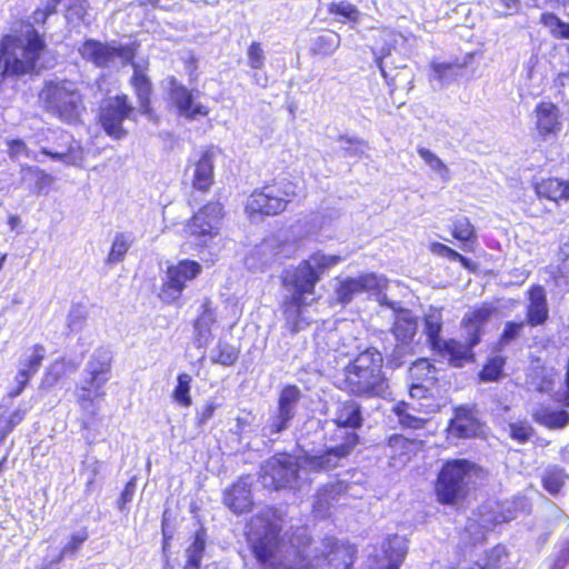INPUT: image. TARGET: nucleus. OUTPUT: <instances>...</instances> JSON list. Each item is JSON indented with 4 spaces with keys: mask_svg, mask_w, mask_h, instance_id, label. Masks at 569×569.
I'll list each match as a JSON object with an SVG mask.
<instances>
[{
    "mask_svg": "<svg viewBox=\"0 0 569 569\" xmlns=\"http://www.w3.org/2000/svg\"><path fill=\"white\" fill-rule=\"evenodd\" d=\"M274 517V510L268 509L259 511L251 519L260 523L263 533L250 543V550L257 562L268 569H279L284 559L281 527L273 520Z\"/></svg>",
    "mask_w": 569,
    "mask_h": 569,
    "instance_id": "0eeeda50",
    "label": "nucleus"
},
{
    "mask_svg": "<svg viewBox=\"0 0 569 569\" xmlns=\"http://www.w3.org/2000/svg\"><path fill=\"white\" fill-rule=\"evenodd\" d=\"M388 281L383 277H379L373 272H365L356 278L348 277L336 287L337 301L343 306L350 303L355 296L371 292L380 293L387 289Z\"/></svg>",
    "mask_w": 569,
    "mask_h": 569,
    "instance_id": "a211bd4d",
    "label": "nucleus"
},
{
    "mask_svg": "<svg viewBox=\"0 0 569 569\" xmlns=\"http://www.w3.org/2000/svg\"><path fill=\"white\" fill-rule=\"evenodd\" d=\"M33 373L21 367L16 375V386L9 392L11 398L20 396L33 378Z\"/></svg>",
    "mask_w": 569,
    "mask_h": 569,
    "instance_id": "69168bd1",
    "label": "nucleus"
},
{
    "mask_svg": "<svg viewBox=\"0 0 569 569\" xmlns=\"http://www.w3.org/2000/svg\"><path fill=\"white\" fill-rule=\"evenodd\" d=\"M218 408V405H216L213 401H208L203 405V407L200 410H197L196 417H194V426L197 428H202L207 425V422L213 418L216 410Z\"/></svg>",
    "mask_w": 569,
    "mask_h": 569,
    "instance_id": "338daca9",
    "label": "nucleus"
},
{
    "mask_svg": "<svg viewBox=\"0 0 569 569\" xmlns=\"http://www.w3.org/2000/svg\"><path fill=\"white\" fill-rule=\"evenodd\" d=\"M82 59L92 62L98 68H104L112 62V46L94 39H86L78 49Z\"/></svg>",
    "mask_w": 569,
    "mask_h": 569,
    "instance_id": "2f4dec72",
    "label": "nucleus"
},
{
    "mask_svg": "<svg viewBox=\"0 0 569 569\" xmlns=\"http://www.w3.org/2000/svg\"><path fill=\"white\" fill-rule=\"evenodd\" d=\"M385 448L388 466L391 469L401 470L423 452L425 441L396 432L386 438Z\"/></svg>",
    "mask_w": 569,
    "mask_h": 569,
    "instance_id": "f3484780",
    "label": "nucleus"
},
{
    "mask_svg": "<svg viewBox=\"0 0 569 569\" xmlns=\"http://www.w3.org/2000/svg\"><path fill=\"white\" fill-rule=\"evenodd\" d=\"M509 552L506 546L498 543L488 550L486 555V563L481 569H498L508 563Z\"/></svg>",
    "mask_w": 569,
    "mask_h": 569,
    "instance_id": "5fc2aeb1",
    "label": "nucleus"
},
{
    "mask_svg": "<svg viewBox=\"0 0 569 569\" xmlns=\"http://www.w3.org/2000/svg\"><path fill=\"white\" fill-rule=\"evenodd\" d=\"M446 433L448 439H485L487 436L486 423L478 417L475 406L459 405L452 409V417L448 421Z\"/></svg>",
    "mask_w": 569,
    "mask_h": 569,
    "instance_id": "2eb2a0df",
    "label": "nucleus"
},
{
    "mask_svg": "<svg viewBox=\"0 0 569 569\" xmlns=\"http://www.w3.org/2000/svg\"><path fill=\"white\" fill-rule=\"evenodd\" d=\"M348 489L349 485L345 481H335L321 486L316 492L312 512L322 518L329 516L332 506L348 493Z\"/></svg>",
    "mask_w": 569,
    "mask_h": 569,
    "instance_id": "c756f323",
    "label": "nucleus"
},
{
    "mask_svg": "<svg viewBox=\"0 0 569 569\" xmlns=\"http://www.w3.org/2000/svg\"><path fill=\"white\" fill-rule=\"evenodd\" d=\"M89 533L86 527L81 528L79 531L73 532L67 543L61 548L59 552V559L64 557L74 556L81 546L88 540Z\"/></svg>",
    "mask_w": 569,
    "mask_h": 569,
    "instance_id": "6e6d98bb",
    "label": "nucleus"
},
{
    "mask_svg": "<svg viewBox=\"0 0 569 569\" xmlns=\"http://www.w3.org/2000/svg\"><path fill=\"white\" fill-rule=\"evenodd\" d=\"M407 553V548L398 536L388 537L382 542V566L385 569H398Z\"/></svg>",
    "mask_w": 569,
    "mask_h": 569,
    "instance_id": "4c0bfd02",
    "label": "nucleus"
},
{
    "mask_svg": "<svg viewBox=\"0 0 569 569\" xmlns=\"http://www.w3.org/2000/svg\"><path fill=\"white\" fill-rule=\"evenodd\" d=\"M410 409V403L401 400L392 406L391 411L398 418V423L401 428L407 430L423 429L428 423V419L411 415Z\"/></svg>",
    "mask_w": 569,
    "mask_h": 569,
    "instance_id": "37998d69",
    "label": "nucleus"
},
{
    "mask_svg": "<svg viewBox=\"0 0 569 569\" xmlns=\"http://www.w3.org/2000/svg\"><path fill=\"white\" fill-rule=\"evenodd\" d=\"M358 557L355 543L340 540L333 536H326L321 541V549L315 556L332 569H350Z\"/></svg>",
    "mask_w": 569,
    "mask_h": 569,
    "instance_id": "6ab92c4d",
    "label": "nucleus"
},
{
    "mask_svg": "<svg viewBox=\"0 0 569 569\" xmlns=\"http://www.w3.org/2000/svg\"><path fill=\"white\" fill-rule=\"evenodd\" d=\"M191 382V376L187 372H181L177 376V385L171 392L172 400L183 408L192 405Z\"/></svg>",
    "mask_w": 569,
    "mask_h": 569,
    "instance_id": "49530a36",
    "label": "nucleus"
},
{
    "mask_svg": "<svg viewBox=\"0 0 569 569\" xmlns=\"http://www.w3.org/2000/svg\"><path fill=\"white\" fill-rule=\"evenodd\" d=\"M418 319L408 309L396 311L391 332L398 341L411 342L417 333Z\"/></svg>",
    "mask_w": 569,
    "mask_h": 569,
    "instance_id": "f704fd0d",
    "label": "nucleus"
},
{
    "mask_svg": "<svg viewBox=\"0 0 569 569\" xmlns=\"http://www.w3.org/2000/svg\"><path fill=\"white\" fill-rule=\"evenodd\" d=\"M301 399V391L296 385H284L280 392L277 403V412L269 425L270 433H280L289 428L291 420L296 416V408Z\"/></svg>",
    "mask_w": 569,
    "mask_h": 569,
    "instance_id": "4be33fe9",
    "label": "nucleus"
},
{
    "mask_svg": "<svg viewBox=\"0 0 569 569\" xmlns=\"http://www.w3.org/2000/svg\"><path fill=\"white\" fill-rule=\"evenodd\" d=\"M536 132L540 140L547 141L559 136L562 129L559 107L551 101H540L535 107Z\"/></svg>",
    "mask_w": 569,
    "mask_h": 569,
    "instance_id": "b1692460",
    "label": "nucleus"
},
{
    "mask_svg": "<svg viewBox=\"0 0 569 569\" xmlns=\"http://www.w3.org/2000/svg\"><path fill=\"white\" fill-rule=\"evenodd\" d=\"M430 251L440 257H445L450 261L459 262L462 268L470 272L477 271V264L475 262H472L470 259L462 256L460 252L449 247L448 244H445L442 242H432L430 244Z\"/></svg>",
    "mask_w": 569,
    "mask_h": 569,
    "instance_id": "de8ad7c7",
    "label": "nucleus"
},
{
    "mask_svg": "<svg viewBox=\"0 0 569 569\" xmlns=\"http://www.w3.org/2000/svg\"><path fill=\"white\" fill-rule=\"evenodd\" d=\"M327 10L329 14L342 18V22L349 21L357 23L360 19V11L358 8L345 0L329 3Z\"/></svg>",
    "mask_w": 569,
    "mask_h": 569,
    "instance_id": "09e8293b",
    "label": "nucleus"
},
{
    "mask_svg": "<svg viewBox=\"0 0 569 569\" xmlns=\"http://www.w3.org/2000/svg\"><path fill=\"white\" fill-rule=\"evenodd\" d=\"M207 530L200 527L193 535V540L186 549L184 569H199L206 553Z\"/></svg>",
    "mask_w": 569,
    "mask_h": 569,
    "instance_id": "79ce46f5",
    "label": "nucleus"
},
{
    "mask_svg": "<svg viewBox=\"0 0 569 569\" xmlns=\"http://www.w3.org/2000/svg\"><path fill=\"white\" fill-rule=\"evenodd\" d=\"M450 233L453 239L460 243L463 251H473L478 243L477 229L471 220L466 216L456 217L452 219Z\"/></svg>",
    "mask_w": 569,
    "mask_h": 569,
    "instance_id": "473e14b6",
    "label": "nucleus"
},
{
    "mask_svg": "<svg viewBox=\"0 0 569 569\" xmlns=\"http://www.w3.org/2000/svg\"><path fill=\"white\" fill-rule=\"evenodd\" d=\"M496 308L490 302H482L465 313L461 327L467 331L471 343H480L485 333V325L491 319Z\"/></svg>",
    "mask_w": 569,
    "mask_h": 569,
    "instance_id": "cd10ccee",
    "label": "nucleus"
},
{
    "mask_svg": "<svg viewBox=\"0 0 569 569\" xmlns=\"http://www.w3.org/2000/svg\"><path fill=\"white\" fill-rule=\"evenodd\" d=\"M201 272V264L194 260L183 259L167 268V278L159 290L162 302L171 305L178 301L187 282L196 279Z\"/></svg>",
    "mask_w": 569,
    "mask_h": 569,
    "instance_id": "4468645a",
    "label": "nucleus"
},
{
    "mask_svg": "<svg viewBox=\"0 0 569 569\" xmlns=\"http://www.w3.org/2000/svg\"><path fill=\"white\" fill-rule=\"evenodd\" d=\"M22 33H6L0 38V77L19 78L38 73L47 51V42L31 23Z\"/></svg>",
    "mask_w": 569,
    "mask_h": 569,
    "instance_id": "f03ea898",
    "label": "nucleus"
},
{
    "mask_svg": "<svg viewBox=\"0 0 569 569\" xmlns=\"http://www.w3.org/2000/svg\"><path fill=\"white\" fill-rule=\"evenodd\" d=\"M21 179L28 182L29 192L36 196L47 193L54 182V177L44 170L33 167H21Z\"/></svg>",
    "mask_w": 569,
    "mask_h": 569,
    "instance_id": "72a5a7b5",
    "label": "nucleus"
},
{
    "mask_svg": "<svg viewBox=\"0 0 569 569\" xmlns=\"http://www.w3.org/2000/svg\"><path fill=\"white\" fill-rule=\"evenodd\" d=\"M525 321L528 327H541L549 320V305L543 286L533 283L526 291Z\"/></svg>",
    "mask_w": 569,
    "mask_h": 569,
    "instance_id": "a878e982",
    "label": "nucleus"
},
{
    "mask_svg": "<svg viewBox=\"0 0 569 569\" xmlns=\"http://www.w3.org/2000/svg\"><path fill=\"white\" fill-rule=\"evenodd\" d=\"M439 370L428 358H419L409 367V396L420 403L417 411L422 413L436 412L440 408Z\"/></svg>",
    "mask_w": 569,
    "mask_h": 569,
    "instance_id": "6e6552de",
    "label": "nucleus"
},
{
    "mask_svg": "<svg viewBox=\"0 0 569 569\" xmlns=\"http://www.w3.org/2000/svg\"><path fill=\"white\" fill-rule=\"evenodd\" d=\"M136 119V107L127 93H117L106 98L97 110L96 121L100 129L113 140H122L128 136L123 123Z\"/></svg>",
    "mask_w": 569,
    "mask_h": 569,
    "instance_id": "1a4fd4ad",
    "label": "nucleus"
},
{
    "mask_svg": "<svg viewBox=\"0 0 569 569\" xmlns=\"http://www.w3.org/2000/svg\"><path fill=\"white\" fill-rule=\"evenodd\" d=\"M340 34L333 30H322L312 41L309 53L315 57H328L340 46Z\"/></svg>",
    "mask_w": 569,
    "mask_h": 569,
    "instance_id": "a19ab883",
    "label": "nucleus"
},
{
    "mask_svg": "<svg viewBox=\"0 0 569 569\" xmlns=\"http://www.w3.org/2000/svg\"><path fill=\"white\" fill-rule=\"evenodd\" d=\"M507 357L501 353L488 356L477 373L479 382H497L505 376Z\"/></svg>",
    "mask_w": 569,
    "mask_h": 569,
    "instance_id": "ea45409f",
    "label": "nucleus"
},
{
    "mask_svg": "<svg viewBox=\"0 0 569 569\" xmlns=\"http://www.w3.org/2000/svg\"><path fill=\"white\" fill-rule=\"evenodd\" d=\"M24 417L26 410L21 408L13 410L9 415L0 413V447L13 429L23 421Z\"/></svg>",
    "mask_w": 569,
    "mask_h": 569,
    "instance_id": "3c124183",
    "label": "nucleus"
},
{
    "mask_svg": "<svg viewBox=\"0 0 569 569\" xmlns=\"http://www.w3.org/2000/svg\"><path fill=\"white\" fill-rule=\"evenodd\" d=\"M299 463L289 452H277L268 458L261 467V478L273 490L292 486L299 478Z\"/></svg>",
    "mask_w": 569,
    "mask_h": 569,
    "instance_id": "ddd939ff",
    "label": "nucleus"
},
{
    "mask_svg": "<svg viewBox=\"0 0 569 569\" xmlns=\"http://www.w3.org/2000/svg\"><path fill=\"white\" fill-rule=\"evenodd\" d=\"M224 217L223 204L219 200H210L194 212L187 222L190 237L198 239L201 246L219 233V223Z\"/></svg>",
    "mask_w": 569,
    "mask_h": 569,
    "instance_id": "dca6fc26",
    "label": "nucleus"
},
{
    "mask_svg": "<svg viewBox=\"0 0 569 569\" xmlns=\"http://www.w3.org/2000/svg\"><path fill=\"white\" fill-rule=\"evenodd\" d=\"M137 47L134 43L112 46V61L116 58H121L123 62L132 64L133 72L129 78V84L137 98L140 112L147 117H152L153 83L147 69L133 62L137 56Z\"/></svg>",
    "mask_w": 569,
    "mask_h": 569,
    "instance_id": "9b49d317",
    "label": "nucleus"
},
{
    "mask_svg": "<svg viewBox=\"0 0 569 569\" xmlns=\"http://www.w3.org/2000/svg\"><path fill=\"white\" fill-rule=\"evenodd\" d=\"M221 149L217 146H206L199 154V158L192 162L191 187L200 193L210 191L214 183V160Z\"/></svg>",
    "mask_w": 569,
    "mask_h": 569,
    "instance_id": "5701e85b",
    "label": "nucleus"
},
{
    "mask_svg": "<svg viewBox=\"0 0 569 569\" xmlns=\"http://www.w3.org/2000/svg\"><path fill=\"white\" fill-rule=\"evenodd\" d=\"M476 346H478V343H471V339L468 337H466L465 342L449 338L441 342L433 353L446 359L450 367L462 368L467 363H473L476 361V353L473 351Z\"/></svg>",
    "mask_w": 569,
    "mask_h": 569,
    "instance_id": "bb28decb",
    "label": "nucleus"
},
{
    "mask_svg": "<svg viewBox=\"0 0 569 569\" xmlns=\"http://www.w3.org/2000/svg\"><path fill=\"white\" fill-rule=\"evenodd\" d=\"M248 66L252 70H260L266 64V54L259 41H252L247 49Z\"/></svg>",
    "mask_w": 569,
    "mask_h": 569,
    "instance_id": "13d9d810",
    "label": "nucleus"
},
{
    "mask_svg": "<svg viewBox=\"0 0 569 569\" xmlns=\"http://www.w3.org/2000/svg\"><path fill=\"white\" fill-rule=\"evenodd\" d=\"M332 421L339 428H350L351 431L360 429L363 425L360 405L350 400L341 402Z\"/></svg>",
    "mask_w": 569,
    "mask_h": 569,
    "instance_id": "e433bc0d",
    "label": "nucleus"
},
{
    "mask_svg": "<svg viewBox=\"0 0 569 569\" xmlns=\"http://www.w3.org/2000/svg\"><path fill=\"white\" fill-rule=\"evenodd\" d=\"M526 326L527 323L525 320L506 322L502 332L499 336V342L506 345L518 339Z\"/></svg>",
    "mask_w": 569,
    "mask_h": 569,
    "instance_id": "052dcab7",
    "label": "nucleus"
},
{
    "mask_svg": "<svg viewBox=\"0 0 569 569\" xmlns=\"http://www.w3.org/2000/svg\"><path fill=\"white\" fill-rule=\"evenodd\" d=\"M239 355V348L231 343L219 341L216 347V355L212 357L211 361L223 367H230L237 362Z\"/></svg>",
    "mask_w": 569,
    "mask_h": 569,
    "instance_id": "8fccbe9b",
    "label": "nucleus"
},
{
    "mask_svg": "<svg viewBox=\"0 0 569 569\" xmlns=\"http://www.w3.org/2000/svg\"><path fill=\"white\" fill-rule=\"evenodd\" d=\"M61 139L64 140L63 149L50 150L48 148H41L40 153L50 158L54 161H60L67 164H74L78 160L82 159V148L71 134L61 133Z\"/></svg>",
    "mask_w": 569,
    "mask_h": 569,
    "instance_id": "c9c22d12",
    "label": "nucleus"
},
{
    "mask_svg": "<svg viewBox=\"0 0 569 569\" xmlns=\"http://www.w3.org/2000/svg\"><path fill=\"white\" fill-rule=\"evenodd\" d=\"M463 63L459 62H431L430 69L435 73L436 78L443 81L448 78L456 76L458 70L463 68Z\"/></svg>",
    "mask_w": 569,
    "mask_h": 569,
    "instance_id": "bf43d9fd",
    "label": "nucleus"
},
{
    "mask_svg": "<svg viewBox=\"0 0 569 569\" xmlns=\"http://www.w3.org/2000/svg\"><path fill=\"white\" fill-rule=\"evenodd\" d=\"M568 478L569 476L562 467L553 465L547 467L545 470L541 478V485L547 492L555 496L560 492L566 479Z\"/></svg>",
    "mask_w": 569,
    "mask_h": 569,
    "instance_id": "c03bdc74",
    "label": "nucleus"
},
{
    "mask_svg": "<svg viewBox=\"0 0 569 569\" xmlns=\"http://www.w3.org/2000/svg\"><path fill=\"white\" fill-rule=\"evenodd\" d=\"M169 97L179 116L187 120L204 118L210 109L196 99L193 90L178 82L176 77L168 78Z\"/></svg>",
    "mask_w": 569,
    "mask_h": 569,
    "instance_id": "aec40b11",
    "label": "nucleus"
},
{
    "mask_svg": "<svg viewBox=\"0 0 569 569\" xmlns=\"http://www.w3.org/2000/svg\"><path fill=\"white\" fill-rule=\"evenodd\" d=\"M338 141L347 144L345 151L349 156H359L363 152V148L367 147V142L357 137H348L346 134L339 136Z\"/></svg>",
    "mask_w": 569,
    "mask_h": 569,
    "instance_id": "0e129e2a",
    "label": "nucleus"
},
{
    "mask_svg": "<svg viewBox=\"0 0 569 569\" xmlns=\"http://www.w3.org/2000/svg\"><path fill=\"white\" fill-rule=\"evenodd\" d=\"M532 433L533 428L527 422H512L509 426V435L518 443H526Z\"/></svg>",
    "mask_w": 569,
    "mask_h": 569,
    "instance_id": "680f3d73",
    "label": "nucleus"
},
{
    "mask_svg": "<svg viewBox=\"0 0 569 569\" xmlns=\"http://www.w3.org/2000/svg\"><path fill=\"white\" fill-rule=\"evenodd\" d=\"M222 502L237 516L251 512L254 508V501L250 476H240L231 482L222 492Z\"/></svg>",
    "mask_w": 569,
    "mask_h": 569,
    "instance_id": "412c9836",
    "label": "nucleus"
},
{
    "mask_svg": "<svg viewBox=\"0 0 569 569\" xmlns=\"http://www.w3.org/2000/svg\"><path fill=\"white\" fill-rule=\"evenodd\" d=\"M532 419L547 429H562L569 423V413L563 409L540 406L532 413Z\"/></svg>",
    "mask_w": 569,
    "mask_h": 569,
    "instance_id": "58836bf2",
    "label": "nucleus"
},
{
    "mask_svg": "<svg viewBox=\"0 0 569 569\" xmlns=\"http://www.w3.org/2000/svg\"><path fill=\"white\" fill-rule=\"evenodd\" d=\"M340 445L329 447L316 455H305L302 467L313 473L330 471L340 466V461L349 457L360 443V436L356 431H346L341 436Z\"/></svg>",
    "mask_w": 569,
    "mask_h": 569,
    "instance_id": "f8f14e48",
    "label": "nucleus"
},
{
    "mask_svg": "<svg viewBox=\"0 0 569 569\" xmlns=\"http://www.w3.org/2000/svg\"><path fill=\"white\" fill-rule=\"evenodd\" d=\"M341 261L342 257L339 254L316 251L292 269L282 272L280 283L290 295L281 301L280 310L284 327L291 335L310 327L312 320L308 317L307 309L319 300L316 295L317 284L327 270Z\"/></svg>",
    "mask_w": 569,
    "mask_h": 569,
    "instance_id": "f257e3e1",
    "label": "nucleus"
},
{
    "mask_svg": "<svg viewBox=\"0 0 569 569\" xmlns=\"http://www.w3.org/2000/svg\"><path fill=\"white\" fill-rule=\"evenodd\" d=\"M137 488V478L131 477L124 485L120 496L117 499V508L120 511L127 509L128 503H130L133 499Z\"/></svg>",
    "mask_w": 569,
    "mask_h": 569,
    "instance_id": "e2e57ef3",
    "label": "nucleus"
},
{
    "mask_svg": "<svg viewBox=\"0 0 569 569\" xmlns=\"http://www.w3.org/2000/svg\"><path fill=\"white\" fill-rule=\"evenodd\" d=\"M38 99L47 113L68 124L81 122L87 110L84 96L69 79L44 81Z\"/></svg>",
    "mask_w": 569,
    "mask_h": 569,
    "instance_id": "39448f33",
    "label": "nucleus"
},
{
    "mask_svg": "<svg viewBox=\"0 0 569 569\" xmlns=\"http://www.w3.org/2000/svg\"><path fill=\"white\" fill-rule=\"evenodd\" d=\"M77 370L78 363L76 361L68 359L67 357H59L50 362L46 368L40 381V388L49 390L61 383Z\"/></svg>",
    "mask_w": 569,
    "mask_h": 569,
    "instance_id": "7c9ffc66",
    "label": "nucleus"
},
{
    "mask_svg": "<svg viewBox=\"0 0 569 569\" xmlns=\"http://www.w3.org/2000/svg\"><path fill=\"white\" fill-rule=\"evenodd\" d=\"M131 241L124 233H117L107 257V263H117L124 259Z\"/></svg>",
    "mask_w": 569,
    "mask_h": 569,
    "instance_id": "864d4df0",
    "label": "nucleus"
},
{
    "mask_svg": "<svg viewBox=\"0 0 569 569\" xmlns=\"http://www.w3.org/2000/svg\"><path fill=\"white\" fill-rule=\"evenodd\" d=\"M535 196L540 201L559 207L569 202V179L548 176L531 182Z\"/></svg>",
    "mask_w": 569,
    "mask_h": 569,
    "instance_id": "393cba45",
    "label": "nucleus"
},
{
    "mask_svg": "<svg viewBox=\"0 0 569 569\" xmlns=\"http://www.w3.org/2000/svg\"><path fill=\"white\" fill-rule=\"evenodd\" d=\"M217 323V308L209 298L202 299L197 317L192 321L193 343L197 348H204Z\"/></svg>",
    "mask_w": 569,
    "mask_h": 569,
    "instance_id": "c85d7f7f",
    "label": "nucleus"
},
{
    "mask_svg": "<svg viewBox=\"0 0 569 569\" xmlns=\"http://www.w3.org/2000/svg\"><path fill=\"white\" fill-rule=\"evenodd\" d=\"M442 322L432 316L425 318V335L430 350L433 352L446 339L441 338Z\"/></svg>",
    "mask_w": 569,
    "mask_h": 569,
    "instance_id": "603ef678",
    "label": "nucleus"
},
{
    "mask_svg": "<svg viewBox=\"0 0 569 569\" xmlns=\"http://www.w3.org/2000/svg\"><path fill=\"white\" fill-rule=\"evenodd\" d=\"M112 356L107 350H97L87 363L88 377L78 387L77 402L86 409L106 396L104 385L109 380Z\"/></svg>",
    "mask_w": 569,
    "mask_h": 569,
    "instance_id": "9d476101",
    "label": "nucleus"
},
{
    "mask_svg": "<svg viewBox=\"0 0 569 569\" xmlns=\"http://www.w3.org/2000/svg\"><path fill=\"white\" fill-rule=\"evenodd\" d=\"M297 196V184L286 178L273 179L248 196L244 212L249 219L274 217L284 212Z\"/></svg>",
    "mask_w": 569,
    "mask_h": 569,
    "instance_id": "423d86ee",
    "label": "nucleus"
},
{
    "mask_svg": "<svg viewBox=\"0 0 569 569\" xmlns=\"http://www.w3.org/2000/svg\"><path fill=\"white\" fill-rule=\"evenodd\" d=\"M385 358L375 347L358 352L342 369L339 389L356 398L381 397L389 387Z\"/></svg>",
    "mask_w": 569,
    "mask_h": 569,
    "instance_id": "7ed1b4c3",
    "label": "nucleus"
},
{
    "mask_svg": "<svg viewBox=\"0 0 569 569\" xmlns=\"http://www.w3.org/2000/svg\"><path fill=\"white\" fill-rule=\"evenodd\" d=\"M486 475L485 469L468 459H449L443 462L433 482L436 500L442 506H458L469 497L476 480Z\"/></svg>",
    "mask_w": 569,
    "mask_h": 569,
    "instance_id": "20e7f679",
    "label": "nucleus"
},
{
    "mask_svg": "<svg viewBox=\"0 0 569 569\" xmlns=\"http://www.w3.org/2000/svg\"><path fill=\"white\" fill-rule=\"evenodd\" d=\"M539 22L548 29L550 36L555 39L569 40V22L561 20L556 13L542 12Z\"/></svg>",
    "mask_w": 569,
    "mask_h": 569,
    "instance_id": "a18cd8bd",
    "label": "nucleus"
},
{
    "mask_svg": "<svg viewBox=\"0 0 569 569\" xmlns=\"http://www.w3.org/2000/svg\"><path fill=\"white\" fill-rule=\"evenodd\" d=\"M8 156L12 160H18L21 157H29L30 150L27 143L21 139H11L7 142Z\"/></svg>",
    "mask_w": 569,
    "mask_h": 569,
    "instance_id": "774afa93",
    "label": "nucleus"
},
{
    "mask_svg": "<svg viewBox=\"0 0 569 569\" xmlns=\"http://www.w3.org/2000/svg\"><path fill=\"white\" fill-rule=\"evenodd\" d=\"M46 356V347L42 343H34L31 347L30 357L22 363V367L36 375L42 366Z\"/></svg>",
    "mask_w": 569,
    "mask_h": 569,
    "instance_id": "4d7b16f0",
    "label": "nucleus"
}]
</instances>
